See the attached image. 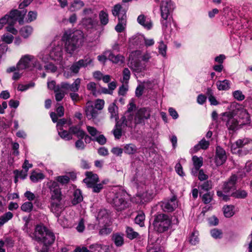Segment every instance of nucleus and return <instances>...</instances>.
I'll return each mask as SVG.
<instances>
[{"label": "nucleus", "instance_id": "nucleus-1", "mask_svg": "<svg viewBox=\"0 0 252 252\" xmlns=\"http://www.w3.org/2000/svg\"><path fill=\"white\" fill-rule=\"evenodd\" d=\"M84 33L82 31L76 30L73 32L68 29L63 32L62 40L64 43L66 52L72 55L74 52L83 44Z\"/></svg>", "mask_w": 252, "mask_h": 252}, {"label": "nucleus", "instance_id": "nucleus-2", "mask_svg": "<svg viewBox=\"0 0 252 252\" xmlns=\"http://www.w3.org/2000/svg\"><path fill=\"white\" fill-rule=\"evenodd\" d=\"M111 203L118 211H122L129 207L130 202L127 198V194L123 190L119 189L116 192L112 193Z\"/></svg>", "mask_w": 252, "mask_h": 252}, {"label": "nucleus", "instance_id": "nucleus-3", "mask_svg": "<svg viewBox=\"0 0 252 252\" xmlns=\"http://www.w3.org/2000/svg\"><path fill=\"white\" fill-rule=\"evenodd\" d=\"M34 236L36 241H41L49 246L54 243L55 239L54 233L41 225H36Z\"/></svg>", "mask_w": 252, "mask_h": 252}, {"label": "nucleus", "instance_id": "nucleus-4", "mask_svg": "<svg viewBox=\"0 0 252 252\" xmlns=\"http://www.w3.org/2000/svg\"><path fill=\"white\" fill-rule=\"evenodd\" d=\"M232 153L243 156L252 151V142L249 138L239 139L231 146Z\"/></svg>", "mask_w": 252, "mask_h": 252}, {"label": "nucleus", "instance_id": "nucleus-5", "mask_svg": "<svg viewBox=\"0 0 252 252\" xmlns=\"http://www.w3.org/2000/svg\"><path fill=\"white\" fill-rule=\"evenodd\" d=\"M17 68L18 70L33 68L40 70L42 69V66L34 56L27 54L21 57L17 64Z\"/></svg>", "mask_w": 252, "mask_h": 252}, {"label": "nucleus", "instance_id": "nucleus-6", "mask_svg": "<svg viewBox=\"0 0 252 252\" xmlns=\"http://www.w3.org/2000/svg\"><path fill=\"white\" fill-rule=\"evenodd\" d=\"M171 224V220L165 214L159 213L155 216L153 222L154 230L158 233L167 231Z\"/></svg>", "mask_w": 252, "mask_h": 252}, {"label": "nucleus", "instance_id": "nucleus-7", "mask_svg": "<svg viewBox=\"0 0 252 252\" xmlns=\"http://www.w3.org/2000/svg\"><path fill=\"white\" fill-rule=\"evenodd\" d=\"M50 209L57 217H59L63 210L62 202L61 191L59 188L52 190Z\"/></svg>", "mask_w": 252, "mask_h": 252}, {"label": "nucleus", "instance_id": "nucleus-8", "mask_svg": "<svg viewBox=\"0 0 252 252\" xmlns=\"http://www.w3.org/2000/svg\"><path fill=\"white\" fill-rule=\"evenodd\" d=\"M237 178L236 175H231L227 181L224 182L222 190L217 191V195L223 200L227 201L229 199V194L233 192L236 189V184Z\"/></svg>", "mask_w": 252, "mask_h": 252}, {"label": "nucleus", "instance_id": "nucleus-9", "mask_svg": "<svg viewBox=\"0 0 252 252\" xmlns=\"http://www.w3.org/2000/svg\"><path fill=\"white\" fill-rule=\"evenodd\" d=\"M26 13V10H18L15 9L11 10L10 14L12 20H10L11 21L6 27V31L14 35H16L18 33V31L13 26L17 21L20 25L23 24L24 17Z\"/></svg>", "mask_w": 252, "mask_h": 252}, {"label": "nucleus", "instance_id": "nucleus-10", "mask_svg": "<svg viewBox=\"0 0 252 252\" xmlns=\"http://www.w3.org/2000/svg\"><path fill=\"white\" fill-rule=\"evenodd\" d=\"M178 206L177 197L172 196L170 199L165 200L155 206L153 210L160 207L164 212H171Z\"/></svg>", "mask_w": 252, "mask_h": 252}, {"label": "nucleus", "instance_id": "nucleus-11", "mask_svg": "<svg viewBox=\"0 0 252 252\" xmlns=\"http://www.w3.org/2000/svg\"><path fill=\"white\" fill-rule=\"evenodd\" d=\"M232 110L236 116H238L240 119L243 120V124H247L250 121V116L246 109L238 103H234L231 105Z\"/></svg>", "mask_w": 252, "mask_h": 252}, {"label": "nucleus", "instance_id": "nucleus-12", "mask_svg": "<svg viewBox=\"0 0 252 252\" xmlns=\"http://www.w3.org/2000/svg\"><path fill=\"white\" fill-rule=\"evenodd\" d=\"M234 113L232 110L222 113V116L225 117L224 120L226 121V125L227 128L232 130L237 129L238 126V121L234 118L236 115Z\"/></svg>", "mask_w": 252, "mask_h": 252}, {"label": "nucleus", "instance_id": "nucleus-13", "mask_svg": "<svg viewBox=\"0 0 252 252\" xmlns=\"http://www.w3.org/2000/svg\"><path fill=\"white\" fill-rule=\"evenodd\" d=\"M174 8L171 1L162 0L160 5V15L162 19L168 18Z\"/></svg>", "mask_w": 252, "mask_h": 252}, {"label": "nucleus", "instance_id": "nucleus-14", "mask_svg": "<svg viewBox=\"0 0 252 252\" xmlns=\"http://www.w3.org/2000/svg\"><path fill=\"white\" fill-rule=\"evenodd\" d=\"M112 12L114 16L118 17V22H126V10L123 8L121 5H115L112 10Z\"/></svg>", "mask_w": 252, "mask_h": 252}, {"label": "nucleus", "instance_id": "nucleus-15", "mask_svg": "<svg viewBox=\"0 0 252 252\" xmlns=\"http://www.w3.org/2000/svg\"><path fill=\"white\" fill-rule=\"evenodd\" d=\"M150 110L149 108H142L138 110L135 117V123L139 124L144 123L145 120L150 117Z\"/></svg>", "mask_w": 252, "mask_h": 252}, {"label": "nucleus", "instance_id": "nucleus-16", "mask_svg": "<svg viewBox=\"0 0 252 252\" xmlns=\"http://www.w3.org/2000/svg\"><path fill=\"white\" fill-rule=\"evenodd\" d=\"M227 157L225 150L220 146L216 148L215 162L217 166H220L225 162Z\"/></svg>", "mask_w": 252, "mask_h": 252}, {"label": "nucleus", "instance_id": "nucleus-17", "mask_svg": "<svg viewBox=\"0 0 252 252\" xmlns=\"http://www.w3.org/2000/svg\"><path fill=\"white\" fill-rule=\"evenodd\" d=\"M85 175L86 177L83 180V182L88 188H90L96 183H98L99 178L96 174L87 171L85 173Z\"/></svg>", "mask_w": 252, "mask_h": 252}, {"label": "nucleus", "instance_id": "nucleus-18", "mask_svg": "<svg viewBox=\"0 0 252 252\" xmlns=\"http://www.w3.org/2000/svg\"><path fill=\"white\" fill-rule=\"evenodd\" d=\"M85 113L89 120H94L97 118L99 112L94 107L92 101H88L86 103Z\"/></svg>", "mask_w": 252, "mask_h": 252}, {"label": "nucleus", "instance_id": "nucleus-19", "mask_svg": "<svg viewBox=\"0 0 252 252\" xmlns=\"http://www.w3.org/2000/svg\"><path fill=\"white\" fill-rule=\"evenodd\" d=\"M134 114L129 113V112H125L124 116L121 118L118 122L122 124L124 127L132 126L133 121Z\"/></svg>", "mask_w": 252, "mask_h": 252}, {"label": "nucleus", "instance_id": "nucleus-20", "mask_svg": "<svg viewBox=\"0 0 252 252\" xmlns=\"http://www.w3.org/2000/svg\"><path fill=\"white\" fill-rule=\"evenodd\" d=\"M192 160L193 167L191 169V173L192 175L196 176L200 168L203 165V158L194 156L192 158Z\"/></svg>", "mask_w": 252, "mask_h": 252}, {"label": "nucleus", "instance_id": "nucleus-21", "mask_svg": "<svg viewBox=\"0 0 252 252\" xmlns=\"http://www.w3.org/2000/svg\"><path fill=\"white\" fill-rule=\"evenodd\" d=\"M82 123L76 126H72L69 128L71 135H74L78 138H84L85 136V132L81 128Z\"/></svg>", "mask_w": 252, "mask_h": 252}, {"label": "nucleus", "instance_id": "nucleus-22", "mask_svg": "<svg viewBox=\"0 0 252 252\" xmlns=\"http://www.w3.org/2000/svg\"><path fill=\"white\" fill-rule=\"evenodd\" d=\"M51 60L54 61H58L62 58L63 56V48L59 45L52 48V50L49 51Z\"/></svg>", "mask_w": 252, "mask_h": 252}, {"label": "nucleus", "instance_id": "nucleus-23", "mask_svg": "<svg viewBox=\"0 0 252 252\" xmlns=\"http://www.w3.org/2000/svg\"><path fill=\"white\" fill-rule=\"evenodd\" d=\"M108 111L110 114L111 120L114 119L116 122L119 121L118 107L115 102L111 103L108 107Z\"/></svg>", "mask_w": 252, "mask_h": 252}, {"label": "nucleus", "instance_id": "nucleus-24", "mask_svg": "<svg viewBox=\"0 0 252 252\" xmlns=\"http://www.w3.org/2000/svg\"><path fill=\"white\" fill-rule=\"evenodd\" d=\"M145 36L142 34H137L132 36L129 39V43L133 46H139L140 48L144 45Z\"/></svg>", "mask_w": 252, "mask_h": 252}, {"label": "nucleus", "instance_id": "nucleus-25", "mask_svg": "<svg viewBox=\"0 0 252 252\" xmlns=\"http://www.w3.org/2000/svg\"><path fill=\"white\" fill-rule=\"evenodd\" d=\"M112 241L117 247L122 246L124 244V234L122 233H114L112 235Z\"/></svg>", "mask_w": 252, "mask_h": 252}, {"label": "nucleus", "instance_id": "nucleus-26", "mask_svg": "<svg viewBox=\"0 0 252 252\" xmlns=\"http://www.w3.org/2000/svg\"><path fill=\"white\" fill-rule=\"evenodd\" d=\"M96 18L85 17L82 20V23L87 29L94 28L97 23Z\"/></svg>", "mask_w": 252, "mask_h": 252}, {"label": "nucleus", "instance_id": "nucleus-27", "mask_svg": "<svg viewBox=\"0 0 252 252\" xmlns=\"http://www.w3.org/2000/svg\"><path fill=\"white\" fill-rule=\"evenodd\" d=\"M138 23L145 28L150 30L152 27V23L149 18H147L144 15H140L137 18Z\"/></svg>", "mask_w": 252, "mask_h": 252}, {"label": "nucleus", "instance_id": "nucleus-28", "mask_svg": "<svg viewBox=\"0 0 252 252\" xmlns=\"http://www.w3.org/2000/svg\"><path fill=\"white\" fill-rule=\"evenodd\" d=\"M104 54L107 55L108 59L114 63H122L123 62L124 57L121 55H115L111 51H107Z\"/></svg>", "mask_w": 252, "mask_h": 252}, {"label": "nucleus", "instance_id": "nucleus-29", "mask_svg": "<svg viewBox=\"0 0 252 252\" xmlns=\"http://www.w3.org/2000/svg\"><path fill=\"white\" fill-rule=\"evenodd\" d=\"M120 122H116L115 127L112 130L113 134L116 139H120L122 135V129L125 128Z\"/></svg>", "mask_w": 252, "mask_h": 252}, {"label": "nucleus", "instance_id": "nucleus-30", "mask_svg": "<svg viewBox=\"0 0 252 252\" xmlns=\"http://www.w3.org/2000/svg\"><path fill=\"white\" fill-rule=\"evenodd\" d=\"M210 145V143L208 141L205 140L204 138L202 139L198 144L195 145L192 150L194 153L197 152L200 149L206 150L207 149Z\"/></svg>", "mask_w": 252, "mask_h": 252}, {"label": "nucleus", "instance_id": "nucleus-31", "mask_svg": "<svg viewBox=\"0 0 252 252\" xmlns=\"http://www.w3.org/2000/svg\"><path fill=\"white\" fill-rule=\"evenodd\" d=\"M130 64L131 68L135 72L140 73L145 70L146 65L142 64L139 62H131Z\"/></svg>", "mask_w": 252, "mask_h": 252}, {"label": "nucleus", "instance_id": "nucleus-32", "mask_svg": "<svg viewBox=\"0 0 252 252\" xmlns=\"http://www.w3.org/2000/svg\"><path fill=\"white\" fill-rule=\"evenodd\" d=\"M37 57L44 63H46L51 60V57L50 56L49 51L48 50L41 51L39 53Z\"/></svg>", "mask_w": 252, "mask_h": 252}, {"label": "nucleus", "instance_id": "nucleus-33", "mask_svg": "<svg viewBox=\"0 0 252 252\" xmlns=\"http://www.w3.org/2000/svg\"><path fill=\"white\" fill-rule=\"evenodd\" d=\"M84 6V3L80 0H75L69 6V10L70 11H75L80 9Z\"/></svg>", "mask_w": 252, "mask_h": 252}, {"label": "nucleus", "instance_id": "nucleus-34", "mask_svg": "<svg viewBox=\"0 0 252 252\" xmlns=\"http://www.w3.org/2000/svg\"><path fill=\"white\" fill-rule=\"evenodd\" d=\"M83 200V196L80 189H76L73 193V198L72 200V204L75 205Z\"/></svg>", "mask_w": 252, "mask_h": 252}, {"label": "nucleus", "instance_id": "nucleus-35", "mask_svg": "<svg viewBox=\"0 0 252 252\" xmlns=\"http://www.w3.org/2000/svg\"><path fill=\"white\" fill-rule=\"evenodd\" d=\"M123 150L126 154L133 155L137 152V147L133 144H127L124 146Z\"/></svg>", "mask_w": 252, "mask_h": 252}, {"label": "nucleus", "instance_id": "nucleus-36", "mask_svg": "<svg viewBox=\"0 0 252 252\" xmlns=\"http://www.w3.org/2000/svg\"><path fill=\"white\" fill-rule=\"evenodd\" d=\"M216 85L219 90H227L230 88V81L228 80L218 81Z\"/></svg>", "mask_w": 252, "mask_h": 252}, {"label": "nucleus", "instance_id": "nucleus-37", "mask_svg": "<svg viewBox=\"0 0 252 252\" xmlns=\"http://www.w3.org/2000/svg\"><path fill=\"white\" fill-rule=\"evenodd\" d=\"M126 236L130 240H133L139 236L138 232L134 231L133 229L129 226H126Z\"/></svg>", "mask_w": 252, "mask_h": 252}, {"label": "nucleus", "instance_id": "nucleus-38", "mask_svg": "<svg viewBox=\"0 0 252 252\" xmlns=\"http://www.w3.org/2000/svg\"><path fill=\"white\" fill-rule=\"evenodd\" d=\"M234 209L233 205L224 206L223 208L224 216L228 218L232 217L235 214Z\"/></svg>", "mask_w": 252, "mask_h": 252}, {"label": "nucleus", "instance_id": "nucleus-39", "mask_svg": "<svg viewBox=\"0 0 252 252\" xmlns=\"http://www.w3.org/2000/svg\"><path fill=\"white\" fill-rule=\"evenodd\" d=\"M32 28L30 26L23 27L20 31L21 35L25 38H28L32 33Z\"/></svg>", "mask_w": 252, "mask_h": 252}, {"label": "nucleus", "instance_id": "nucleus-40", "mask_svg": "<svg viewBox=\"0 0 252 252\" xmlns=\"http://www.w3.org/2000/svg\"><path fill=\"white\" fill-rule=\"evenodd\" d=\"M58 134L62 139L68 141L72 139V136L71 133H70L69 130L67 131L61 128H60V131H58Z\"/></svg>", "mask_w": 252, "mask_h": 252}, {"label": "nucleus", "instance_id": "nucleus-41", "mask_svg": "<svg viewBox=\"0 0 252 252\" xmlns=\"http://www.w3.org/2000/svg\"><path fill=\"white\" fill-rule=\"evenodd\" d=\"M13 215L10 212L5 213L2 216L0 217V227L11 220Z\"/></svg>", "mask_w": 252, "mask_h": 252}, {"label": "nucleus", "instance_id": "nucleus-42", "mask_svg": "<svg viewBox=\"0 0 252 252\" xmlns=\"http://www.w3.org/2000/svg\"><path fill=\"white\" fill-rule=\"evenodd\" d=\"M99 18L100 23L102 25H107L109 22L108 14L106 12L103 10L100 11L99 14Z\"/></svg>", "mask_w": 252, "mask_h": 252}, {"label": "nucleus", "instance_id": "nucleus-43", "mask_svg": "<svg viewBox=\"0 0 252 252\" xmlns=\"http://www.w3.org/2000/svg\"><path fill=\"white\" fill-rule=\"evenodd\" d=\"M37 243L35 246V250L37 252H48L49 246L43 243L41 241H37Z\"/></svg>", "mask_w": 252, "mask_h": 252}, {"label": "nucleus", "instance_id": "nucleus-44", "mask_svg": "<svg viewBox=\"0 0 252 252\" xmlns=\"http://www.w3.org/2000/svg\"><path fill=\"white\" fill-rule=\"evenodd\" d=\"M80 84L81 79L80 78L75 79L73 83L70 84L69 91H70L71 93L77 92L79 90Z\"/></svg>", "mask_w": 252, "mask_h": 252}, {"label": "nucleus", "instance_id": "nucleus-45", "mask_svg": "<svg viewBox=\"0 0 252 252\" xmlns=\"http://www.w3.org/2000/svg\"><path fill=\"white\" fill-rule=\"evenodd\" d=\"M44 178V175L42 173L33 172L30 176V179L34 183L38 182Z\"/></svg>", "mask_w": 252, "mask_h": 252}, {"label": "nucleus", "instance_id": "nucleus-46", "mask_svg": "<svg viewBox=\"0 0 252 252\" xmlns=\"http://www.w3.org/2000/svg\"><path fill=\"white\" fill-rule=\"evenodd\" d=\"M231 196L237 198H244L247 196L245 190L238 189L231 193Z\"/></svg>", "mask_w": 252, "mask_h": 252}, {"label": "nucleus", "instance_id": "nucleus-47", "mask_svg": "<svg viewBox=\"0 0 252 252\" xmlns=\"http://www.w3.org/2000/svg\"><path fill=\"white\" fill-rule=\"evenodd\" d=\"M145 219V216L144 214L141 212L138 214L135 218V222L142 227L144 225Z\"/></svg>", "mask_w": 252, "mask_h": 252}, {"label": "nucleus", "instance_id": "nucleus-48", "mask_svg": "<svg viewBox=\"0 0 252 252\" xmlns=\"http://www.w3.org/2000/svg\"><path fill=\"white\" fill-rule=\"evenodd\" d=\"M81 62H82L78 61V62H75L73 63V64L70 67V70L71 71V72L75 74H77L78 73L81 67H83L81 64Z\"/></svg>", "mask_w": 252, "mask_h": 252}, {"label": "nucleus", "instance_id": "nucleus-49", "mask_svg": "<svg viewBox=\"0 0 252 252\" xmlns=\"http://www.w3.org/2000/svg\"><path fill=\"white\" fill-rule=\"evenodd\" d=\"M158 49L159 53L162 57L165 58L166 57L167 46L163 43V41H160Z\"/></svg>", "mask_w": 252, "mask_h": 252}, {"label": "nucleus", "instance_id": "nucleus-50", "mask_svg": "<svg viewBox=\"0 0 252 252\" xmlns=\"http://www.w3.org/2000/svg\"><path fill=\"white\" fill-rule=\"evenodd\" d=\"M21 209L25 212H30L33 209V204L30 201L26 202L22 205Z\"/></svg>", "mask_w": 252, "mask_h": 252}, {"label": "nucleus", "instance_id": "nucleus-51", "mask_svg": "<svg viewBox=\"0 0 252 252\" xmlns=\"http://www.w3.org/2000/svg\"><path fill=\"white\" fill-rule=\"evenodd\" d=\"M210 233L212 237L216 239H220L222 236V231L217 228H214L212 229L210 231Z\"/></svg>", "mask_w": 252, "mask_h": 252}, {"label": "nucleus", "instance_id": "nucleus-52", "mask_svg": "<svg viewBox=\"0 0 252 252\" xmlns=\"http://www.w3.org/2000/svg\"><path fill=\"white\" fill-rule=\"evenodd\" d=\"M104 100L101 99H97L95 101L94 107L99 112L102 110L104 106Z\"/></svg>", "mask_w": 252, "mask_h": 252}, {"label": "nucleus", "instance_id": "nucleus-53", "mask_svg": "<svg viewBox=\"0 0 252 252\" xmlns=\"http://www.w3.org/2000/svg\"><path fill=\"white\" fill-rule=\"evenodd\" d=\"M83 14L85 17H97V15L91 8H85L83 11Z\"/></svg>", "mask_w": 252, "mask_h": 252}, {"label": "nucleus", "instance_id": "nucleus-54", "mask_svg": "<svg viewBox=\"0 0 252 252\" xmlns=\"http://www.w3.org/2000/svg\"><path fill=\"white\" fill-rule=\"evenodd\" d=\"M87 130L91 136L94 138H95L99 134V132L96 129V128L93 126H87Z\"/></svg>", "mask_w": 252, "mask_h": 252}, {"label": "nucleus", "instance_id": "nucleus-55", "mask_svg": "<svg viewBox=\"0 0 252 252\" xmlns=\"http://www.w3.org/2000/svg\"><path fill=\"white\" fill-rule=\"evenodd\" d=\"M212 182L206 181L200 185V188L201 189L207 191L212 189Z\"/></svg>", "mask_w": 252, "mask_h": 252}, {"label": "nucleus", "instance_id": "nucleus-56", "mask_svg": "<svg viewBox=\"0 0 252 252\" xmlns=\"http://www.w3.org/2000/svg\"><path fill=\"white\" fill-rule=\"evenodd\" d=\"M79 61L83 62L81 63V64L83 67H85L92 63L93 59L89 57L86 56L83 59L79 60Z\"/></svg>", "mask_w": 252, "mask_h": 252}, {"label": "nucleus", "instance_id": "nucleus-57", "mask_svg": "<svg viewBox=\"0 0 252 252\" xmlns=\"http://www.w3.org/2000/svg\"><path fill=\"white\" fill-rule=\"evenodd\" d=\"M14 37L11 34H4L1 37V40L6 44H10L13 42Z\"/></svg>", "mask_w": 252, "mask_h": 252}, {"label": "nucleus", "instance_id": "nucleus-58", "mask_svg": "<svg viewBox=\"0 0 252 252\" xmlns=\"http://www.w3.org/2000/svg\"><path fill=\"white\" fill-rule=\"evenodd\" d=\"M234 97L238 101H242L245 98V95L241 91H235L233 93Z\"/></svg>", "mask_w": 252, "mask_h": 252}, {"label": "nucleus", "instance_id": "nucleus-59", "mask_svg": "<svg viewBox=\"0 0 252 252\" xmlns=\"http://www.w3.org/2000/svg\"><path fill=\"white\" fill-rule=\"evenodd\" d=\"M103 188V183H96L92 187H90L92 189V191L93 192L95 193H99L101 189Z\"/></svg>", "mask_w": 252, "mask_h": 252}, {"label": "nucleus", "instance_id": "nucleus-60", "mask_svg": "<svg viewBox=\"0 0 252 252\" xmlns=\"http://www.w3.org/2000/svg\"><path fill=\"white\" fill-rule=\"evenodd\" d=\"M104 245L101 244H95L90 246L92 252H102Z\"/></svg>", "mask_w": 252, "mask_h": 252}, {"label": "nucleus", "instance_id": "nucleus-61", "mask_svg": "<svg viewBox=\"0 0 252 252\" xmlns=\"http://www.w3.org/2000/svg\"><path fill=\"white\" fill-rule=\"evenodd\" d=\"M93 141H96L100 145H104L106 142V138L103 134H99L98 136L94 138Z\"/></svg>", "mask_w": 252, "mask_h": 252}, {"label": "nucleus", "instance_id": "nucleus-62", "mask_svg": "<svg viewBox=\"0 0 252 252\" xmlns=\"http://www.w3.org/2000/svg\"><path fill=\"white\" fill-rule=\"evenodd\" d=\"M83 138H78V139L75 143V148L79 150H83L85 148V144L83 141Z\"/></svg>", "mask_w": 252, "mask_h": 252}, {"label": "nucleus", "instance_id": "nucleus-63", "mask_svg": "<svg viewBox=\"0 0 252 252\" xmlns=\"http://www.w3.org/2000/svg\"><path fill=\"white\" fill-rule=\"evenodd\" d=\"M55 98L57 101H61L65 95L64 93L59 89L55 90Z\"/></svg>", "mask_w": 252, "mask_h": 252}, {"label": "nucleus", "instance_id": "nucleus-64", "mask_svg": "<svg viewBox=\"0 0 252 252\" xmlns=\"http://www.w3.org/2000/svg\"><path fill=\"white\" fill-rule=\"evenodd\" d=\"M69 177L66 175L60 176L57 178V181L62 184H67L69 182Z\"/></svg>", "mask_w": 252, "mask_h": 252}]
</instances>
